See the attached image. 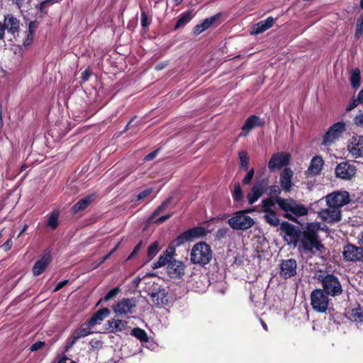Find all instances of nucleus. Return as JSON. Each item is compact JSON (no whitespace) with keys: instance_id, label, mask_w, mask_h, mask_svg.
Masks as SVG:
<instances>
[{"instance_id":"f257e3e1","label":"nucleus","mask_w":363,"mask_h":363,"mask_svg":"<svg viewBox=\"0 0 363 363\" xmlns=\"http://www.w3.org/2000/svg\"><path fill=\"white\" fill-rule=\"evenodd\" d=\"M321 230L320 223H308L302 231L299 243V247L304 251L320 252L324 246L321 244L318 233Z\"/></svg>"},{"instance_id":"f03ea898","label":"nucleus","mask_w":363,"mask_h":363,"mask_svg":"<svg viewBox=\"0 0 363 363\" xmlns=\"http://www.w3.org/2000/svg\"><path fill=\"white\" fill-rule=\"evenodd\" d=\"M176 249L172 245H169L160 255L158 259L152 264V269H157L167 267L168 272H182L184 270V264L182 261L174 259Z\"/></svg>"},{"instance_id":"7ed1b4c3","label":"nucleus","mask_w":363,"mask_h":363,"mask_svg":"<svg viewBox=\"0 0 363 363\" xmlns=\"http://www.w3.org/2000/svg\"><path fill=\"white\" fill-rule=\"evenodd\" d=\"M212 258L211 247L206 242H199L194 245L190 254L191 262L200 265L207 264Z\"/></svg>"},{"instance_id":"20e7f679","label":"nucleus","mask_w":363,"mask_h":363,"mask_svg":"<svg viewBox=\"0 0 363 363\" xmlns=\"http://www.w3.org/2000/svg\"><path fill=\"white\" fill-rule=\"evenodd\" d=\"M209 274H191L188 286L197 293H203L211 284Z\"/></svg>"},{"instance_id":"39448f33","label":"nucleus","mask_w":363,"mask_h":363,"mask_svg":"<svg viewBox=\"0 0 363 363\" xmlns=\"http://www.w3.org/2000/svg\"><path fill=\"white\" fill-rule=\"evenodd\" d=\"M228 224L234 230H245L253 226L255 220L245 211H238L228 220Z\"/></svg>"},{"instance_id":"423d86ee","label":"nucleus","mask_w":363,"mask_h":363,"mask_svg":"<svg viewBox=\"0 0 363 363\" xmlns=\"http://www.w3.org/2000/svg\"><path fill=\"white\" fill-rule=\"evenodd\" d=\"M328 294L321 289H315L311 295L312 308L318 313H325L328 307Z\"/></svg>"},{"instance_id":"0eeeda50","label":"nucleus","mask_w":363,"mask_h":363,"mask_svg":"<svg viewBox=\"0 0 363 363\" xmlns=\"http://www.w3.org/2000/svg\"><path fill=\"white\" fill-rule=\"evenodd\" d=\"M281 230L283 233V238L288 244H293L296 246L298 243L302 231L299 228L288 222H283L281 224Z\"/></svg>"},{"instance_id":"6e6552de","label":"nucleus","mask_w":363,"mask_h":363,"mask_svg":"<svg viewBox=\"0 0 363 363\" xmlns=\"http://www.w3.org/2000/svg\"><path fill=\"white\" fill-rule=\"evenodd\" d=\"M323 291L328 295L337 296L342 293V286L338 279L333 274H326L322 277Z\"/></svg>"},{"instance_id":"1a4fd4ad","label":"nucleus","mask_w":363,"mask_h":363,"mask_svg":"<svg viewBox=\"0 0 363 363\" xmlns=\"http://www.w3.org/2000/svg\"><path fill=\"white\" fill-rule=\"evenodd\" d=\"M345 130L346 125L344 122L334 123L323 135L322 144L325 146H330L339 139Z\"/></svg>"},{"instance_id":"9d476101","label":"nucleus","mask_w":363,"mask_h":363,"mask_svg":"<svg viewBox=\"0 0 363 363\" xmlns=\"http://www.w3.org/2000/svg\"><path fill=\"white\" fill-rule=\"evenodd\" d=\"M328 206H334L339 209L349 203V194L347 191H335L325 197Z\"/></svg>"},{"instance_id":"9b49d317","label":"nucleus","mask_w":363,"mask_h":363,"mask_svg":"<svg viewBox=\"0 0 363 363\" xmlns=\"http://www.w3.org/2000/svg\"><path fill=\"white\" fill-rule=\"evenodd\" d=\"M269 185L268 180L263 179L257 182L252 188L250 192L247 194L249 204L255 203L259 197L267 191Z\"/></svg>"},{"instance_id":"f8f14e48","label":"nucleus","mask_w":363,"mask_h":363,"mask_svg":"<svg viewBox=\"0 0 363 363\" xmlns=\"http://www.w3.org/2000/svg\"><path fill=\"white\" fill-rule=\"evenodd\" d=\"M347 150L354 158L363 157V136L356 135L352 137L347 145Z\"/></svg>"},{"instance_id":"ddd939ff","label":"nucleus","mask_w":363,"mask_h":363,"mask_svg":"<svg viewBox=\"0 0 363 363\" xmlns=\"http://www.w3.org/2000/svg\"><path fill=\"white\" fill-rule=\"evenodd\" d=\"M319 217L326 223H332L341 220L340 209L334 206H328L318 212Z\"/></svg>"},{"instance_id":"4468645a","label":"nucleus","mask_w":363,"mask_h":363,"mask_svg":"<svg viewBox=\"0 0 363 363\" xmlns=\"http://www.w3.org/2000/svg\"><path fill=\"white\" fill-rule=\"evenodd\" d=\"M136 301L133 298H123L113 306V311L119 315H128L133 312Z\"/></svg>"},{"instance_id":"2eb2a0df","label":"nucleus","mask_w":363,"mask_h":363,"mask_svg":"<svg viewBox=\"0 0 363 363\" xmlns=\"http://www.w3.org/2000/svg\"><path fill=\"white\" fill-rule=\"evenodd\" d=\"M152 291L149 293L152 303L157 306H163L168 304L167 293L164 289L160 286H152Z\"/></svg>"},{"instance_id":"dca6fc26","label":"nucleus","mask_w":363,"mask_h":363,"mask_svg":"<svg viewBox=\"0 0 363 363\" xmlns=\"http://www.w3.org/2000/svg\"><path fill=\"white\" fill-rule=\"evenodd\" d=\"M290 155L286 152H279L273 155L269 161L268 167L271 170L280 169L289 164Z\"/></svg>"},{"instance_id":"f3484780","label":"nucleus","mask_w":363,"mask_h":363,"mask_svg":"<svg viewBox=\"0 0 363 363\" xmlns=\"http://www.w3.org/2000/svg\"><path fill=\"white\" fill-rule=\"evenodd\" d=\"M343 256L346 260L356 262L363 258V249L354 245L348 244L344 247Z\"/></svg>"},{"instance_id":"a211bd4d","label":"nucleus","mask_w":363,"mask_h":363,"mask_svg":"<svg viewBox=\"0 0 363 363\" xmlns=\"http://www.w3.org/2000/svg\"><path fill=\"white\" fill-rule=\"evenodd\" d=\"M355 173V167L347 162H342L335 168L336 176L343 179H351Z\"/></svg>"},{"instance_id":"6ab92c4d","label":"nucleus","mask_w":363,"mask_h":363,"mask_svg":"<svg viewBox=\"0 0 363 363\" xmlns=\"http://www.w3.org/2000/svg\"><path fill=\"white\" fill-rule=\"evenodd\" d=\"M293 175V171L290 168H284L280 174V186L286 192H289L291 189Z\"/></svg>"},{"instance_id":"aec40b11","label":"nucleus","mask_w":363,"mask_h":363,"mask_svg":"<svg viewBox=\"0 0 363 363\" xmlns=\"http://www.w3.org/2000/svg\"><path fill=\"white\" fill-rule=\"evenodd\" d=\"M294 200L291 199H283L279 196L275 198V202L279 206V208L285 212L284 217L290 220L295 221L296 219L294 216L289 213L291 206Z\"/></svg>"},{"instance_id":"412c9836","label":"nucleus","mask_w":363,"mask_h":363,"mask_svg":"<svg viewBox=\"0 0 363 363\" xmlns=\"http://www.w3.org/2000/svg\"><path fill=\"white\" fill-rule=\"evenodd\" d=\"M19 21L14 17L12 14H8L4 17V28L7 31L16 37L19 32Z\"/></svg>"},{"instance_id":"4be33fe9","label":"nucleus","mask_w":363,"mask_h":363,"mask_svg":"<svg viewBox=\"0 0 363 363\" xmlns=\"http://www.w3.org/2000/svg\"><path fill=\"white\" fill-rule=\"evenodd\" d=\"M262 125V122L259 117L255 115L248 117L242 127V132L240 134V136H246L253 128Z\"/></svg>"},{"instance_id":"5701e85b","label":"nucleus","mask_w":363,"mask_h":363,"mask_svg":"<svg viewBox=\"0 0 363 363\" xmlns=\"http://www.w3.org/2000/svg\"><path fill=\"white\" fill-rule=\"evenodd\" d=\"M91 333L90 329L84 328H79L73 331L70 340L66 345L65 349V351H68L71 347L74 346L77 340L80 338L86 337Z\"/></svg>"},{"instance_id":"b1692460","label":"nucleus","mask_w":363,"mask_h":363,"mask_svg":"<svg viewBox=\"0 0 363 363\" xmlns=\"http://www.w3.org/2000/svg\"><path fill=\"white\" fill-rule=\"evenodd\" d=\"M106 329L113 333L122 332L125 330L128 326V322L120 319L112 318L106 322Z\"/></svg>"},{"instance_id":"393cba45","label":"nucleus","mask_w":363,"mask_h":363,"mask_svg":"<svg viewBox=\"0 0 363 363\" xmlns=\"http://www.w3.org/2000/svg\"><path fill=\"white\" fill-rule=\"evenodd\" d=\"M323 165V160L319 156L313 157L310 162V165L306 171L308 176H316L319 174L322 170Z\"/></svg>"},{"instance_id":"a878e982","label":"nucleus","mask_w":363,"mask_h":363,"mask_svg":"<svg viewBox=\"0 0 363 363\" xmlns=\"http://www.w3.org/2000/svg\"><path fill=\"white\" fill-rule=\"evenodd\" d=\"M96 198V195L95 194H92L82 198L72 206V212L73 213H77L80 211L84 210L94 201Z\"/></svg>"},{"instance_id":"bb28decb","label":"nucleus","mask_w":363,"mask_h":363,"mask_svg":"<svg viewBox=\"0 0 363 363\" xmlns=\"http://www.w3.org/2000/svg\"><path fill=\"white\" fill-rule=\"evenodd\" d=\"M110 314V310L108 308H102L94 313L87 321L89 327H94L100 323L106 317Z\"/></svg>"},{"instance_id":"cd10ccee","label":"nucleus","mask_w":363,"mask_h":363,"mask_svg":"<svg viewBox=\"0 0 363 363\" xmlns=\"http://www.w3.org/2000/svg\"><path fill=\"white\" fill-rule=\"evenodd\" d=\"M218 16H213L208 18H206L203 21V22L200 24L196 25L194 28V34L195 35H198L201 34L202 32L205 31L208 28H209L213 23L217 20Z\"/></svg>"},{"instance_id":"c85d7f7f","label":"nucleus","mask_w":363,"mask_h":363,"mask_svg":"<svg viewBox=\"0 0 363 363\" xmlns=\"http://www.w3.org/2000/svg\"><path fill=\"white\" fill-rule=\"evenodd\" d=\"M51 261L50 253H45L33 266V272H43Z\"/></svg>"},{"instance_id":"c756f323","label":"nucleus","mask_w":363,"mask_h":363,"mask_svg":"<svg viewBox=\"0 0 363 363\" xmlns=\"http://www.w3.org/2000/svg\"><path fill=\"white\" fill-rule=\"evenodd\" d=\"M274 23V19L272 17H268L267 19L257 23L254 28L253 33L259 34L264 32L271 28Z\"/></svg>"},{"instance_id":"7c9ffc66","label":"nucleus","mask_w":363,"mask_h":363,"mask_svg":"<svg viewBox=\"0 0 363 363\" xmlns=\"http://www.w3.org/2000/svg\"><path fill=\"white\" fill-rule=\"evenodd\" d=\"M162 249L161 245H160L158 241H155L152 242L147 249V254L145 256L146 263L151 261L160 251Z\"/></svg>"},{"instance_id":"2f4dec72","label":"nucleus","mask_w":363,"mask_h":363,"mask_svg":"<svg viewBox=\"0 0 363 363\" xmlns=\"http://www.w3.org/2000/svg\"><path fill=\"white\" fill-rule=\"evenodd\" d=\"M194 14L192 11H188L183 13L177 20L174 29L180 28L187 24L194 17Z\"/></svg>"},{"instance_id":"473e14b6","label":"nucleus","mask_w":363,"mask_h":363,"mask_svg":"<svg viewBox=\"0 0 363 363\" xmlns=\"http://www.w3.org/2000/svg\"><path fill=\"white\" fill-rule=\"evenodd\" d=\"M349 318L355 323L363 322V309L359 306L348 312Z\"/></svg>"},{"instance_id":"72a5a7b5","label":"nucleus","mask_w":363,"mask_h":363,"mask_svg":"<svg viewBox=\"0 0 363 363\" xmlns=\"http://www.w3.org/2000/svg\"><path fill=\"white\" fill-rule=\"evenodd\" d=\"M280 266L282 272H296L297 264L294 259H289L282 260Z\"/></svg>"},{"instance_id":"f704fd0d","label":"nucleus","mask_w":363,"mask_h":363,"mask_svg":"<svg viewBox=\"0 0 363 363\" xmlns=\"http://www.w3.org/2000/svg\"><path fill=\"white\" fill-rule=\"evenodd\" d=\"M291 206L289 213H293L296 216L300 217L308 213V208L302 204L297 203L296 201H294Z\"/></svg>"},{"instance_id":"c9c22d12","label":"nucleus","mask_w":363,"mask_h":363,"mask_svg":"<svg viewBox=\"0 0 363 363\" xmlns=\"http://www.w3.org/2000/svg\"><path fill=\"white\" fill-rule=\"evenodd\" d=\"M264 218L265 221L272 226H278L280 223V220L274 211L264 212Z\"/></svg>"},{"instance_id":"e433bc0d","label":"nucleus","mask_w":363,"mask_h":363,"mask_svg":"<svg viewBox=\"0 0 363 363\" xmlns=\"http://www.w3.org/2000/svg\"><path fill=\"white\" fill-rule=\"evenodd\" d=\"M191 239L200 238L206 235L208 230L203 227H195L188 230Z\"/></svg>"},{"instance_id":"4c0bfd02","label":"nucleus","mask_w":363,"mask_h":363,"mask_svg":"<svg viewBox=\"0 0 363 363\" xmlns=\"http://www.w3.org/2000/svg\"><path fill=\"white\" fill-rule=\"evenodd\" d=\"M130 335L136 337L140 342H147L148 341V335L145 330L136 327L132 329L130 332Z\"/></svg>"},{"instance_id":"58836bf2","label":"nucleus","mask_w":363,"mask_h":363,"mask_svg":"<svg viewBox=\"0 0 363 363\" xmlns=\"http://www.w3.org/2000/svg\"><path fill=\"white\" fill-rule=\"evenodd\" d=\"M352 277H347V279L353 287L363 288V274H352Z\"/></svg>"},{"instance_id":"ea45409f","label":"nucleus","mask_w":363,"mask_h":363,"mask_svg":"<svg viewBox=\"0 0 363 363\" xmlns=\"http://www.w3.org/2000/svg\"><path fill=\"white\" fill-rule=\"evenodd\" d=\"M352 86L357 89L360 86V70L355 69L352 71L350 78Z\"/></svg>"},{"instance_id":"a19ab883","label":"nucleus","mask_w":363,"mask_h":363,"mask_svg":"<svg viewBox=\"0 0 363 363\" xmlns=\"http://www.w3.org/2000/svg\"><path fill=\"white\" fill-rule=\"evenodd\" d=\"M121 291V289L118 286L117 287H115L112 289H111L106 294V296L101 298L98 303H96V306H99L102 301H108L111 299H113L118 294V293Z\"/></svg>"},{"instance_id":"79ce46f5","label":"nucleus","mask_w":363,"mask_h":363,"mask_svg":"<svg viewBox=\"0 0 363 363\" xmlns=\"http://www.w3.org/2000/svg\"><path fill=\"white\" fill-rule=\"evenodd\" d=\"M58 217L59 212L58 211H53L48 220V225L52 229H55L58 225Z\"/></svg>"},{"instance_id":"37998d69","label":"nucleus","mask_w":363,"mask_h":363,"mask_svg":"<svg viewBox=\"0 0 363 363\" xmlns=\"http://www.w3.org/2000/svg\"><path fill=\"white\" fill-rule=\"evenodd\" d=\"M276 203L275 200L273 201L272 199H265L262 201V211L267 212V211H274L272 208L274 206V204Z\"/></svg>"},{"instance_id":"c03bdc74","label":"nucleus","mask_w":363,"mask_h":363,"mask_svg":"<svg viewBox=\"0 0 363 363\" xmlns=\"http://www.w3.org/2000/svg\"><path fill=\"white\" fill-rule=\"evenodd\" d=\"M172 201V198L169 197L164 202H162L152 213L150 218L153 219L155 218L161 211H164L167 207L169 206V204Z\"/></svg>"},{"instance_id":"a18cd8bd","label":"nucleus","mask_w":363,"mask_h":363,"mask_svg":"<svg viewBox=\"0 0 363 363\" xmlns=\"http://www.w3.org/2000/svg\"><path fill=\"white\" fill-rule=\"evenodd\" d=\"M191 240L189 236V231L186 230L184 233L180 234L175 240L176 245L180 246L184 244L186 242Z\"/></svg>"},{"instance_id":"49530a36","label":"nucleus","mask_w":363,"mask_h":363,"mask_svg":"<svg viewBox=\"0 0 363 363\" xmlns=\"http://www.w3.org/2000/svg\"><path fill=\"white\" fill-rule=\"evenodd\" d=\"M239 158L240 160V166L245 169H247L249 167V156L246 152L240 151L239 152Z\"/></svg>"},{"instance_id":"de8ad7c7","label":"nucleus","mask_w":363,"mask_h":363,"mask_svg":"<svg viewBox=\"0 0 363 363\" xmlns=\"http://www.w3.org/2000/svg\"><path fill=\"white\" fill-rule=\"evenodd\" d=\"M363 34V13L360 15L356 24L354 37L358 39Z\"/></svg>"},{"instance_id":"09e8293b","label":"nucleus","mask_w":363,"mask_h":363,"mask_svg":"<svg viewBox=\"0 0 363 363\" xmlns=\"http://www.w3.org/2000/svg\"><path fill=\"white\" fill-rule=\"evenodd\" d=\"M233 197L236 201H240L242 199V191L239 183L235 184Z\"/></svg>"},{"instance_id":"8fccbe9b","label":"nucleus","mask_w":363,"mask_h":363,"mask_svg":"<svg viewBox=\"0 0 363 363\" xmlns=\"http://www.w3.org/2000/svg\"><path fill=\"white\" fill-rule=\"evenodd\" d=\"M36 27L35 21H30L29 23L28 34L27 35L26 43L29 44L32 41L35 28Z\"/></svg>"},{"instance_id":"3c124183","label":"nucleus","mask_w":363,"mask_h":363,"mask_svg":"<svg viewBox=\"0 0 363 363\" xmlns=\"http://www.w3.org/2000/svg\"><path fill=\"white\" fill-rule=\"evenodd\" d=\"M267 189H269V194L270 196H276L275 198L281 194V189L278 186H271L267 187Z\"/></svg>"},{"instance_id":"603ef678","label":"nucleus","mask_w":363,"mask_h":363,"mask_svg":"<svg viewBox=\"0 0 363 363\" xmlns=\"http://www.w3.org/2000/svg\"><path fill=\"white\" fill-rule=\"evenodd\" d=\"M45 345V342L38 341V342H35L34 344H33L30 347V350L31 352H35V351H38V350L42 349Z\"/></svg>"},{"instance_id":"864d4df0","label":"nucleus","mask_w":363,"mask_h":363,"mask_svg":"<svg viewBox=\"0 0 363 363\" xmlns=\"http://www.w3.org/2000/svg\"><path fill=\"white\" fill-rule=\"evenodd\" d=\"M61 0H45L43 1H42L40 4V6H39V9L41 12H44V10L45 9V7L50 4H53V3H58L60 2Z\"/></svg>"},{"instance_id":"5fc2aeb1","label":"nucleus","mask_w":363,"mask_h":363,"mask_svg":"<svg viewBox=\"0 0 363 363\" xmlns=\"http://www.w3.org/2000/svg\"><path fill=\"white\" fill-rule=\"evenodd\" d=\"M254 176V169H251L244 177L242 182L245 184H248L252 181Z\"/></svg>"},{"instance_id":"6e6d98bb","label":"nucleus","mask_w":363,"mask_h":363,"mask_svg":"<svg viewBox=\"0 0 363 363\" xmlns=\"http://www.w3.org/2000/svg\"><path fill=\"white\" fill-rule=\"evenodd\" d=\"M150 25V21L148 20L147 16L145 12H142L141 13V26L143 28H147Z\"/></svg>"},{"instance_id":"4d7b16f0","label":"nucleus","mask_w":363,"mask_h":363,"mask_svg":"<svg viewBox=\"0 0 363 363\" xmlns=\"http://www.w3.org/2000/svg\"><path fill=\"white\" fill-rule=\"evenodd\" d=\"M151 193H152L151 189H145V190L141 191L140 194H138V195L137 196V200L143 199L146 198L147 196H148Z\"/></svg>"},{"instance_id":"13d9d810","label":"nucleus","mask_w":363,"mask_h":363,"mask_svg":"<svg viewBox=\"0 0 363 363\" xmlns=\"http://www.w3.org/2000/svg\"><path fill=\"white\" fill-rule=\"evenodd\" d=\"M354 123L359 127L363 128V113L357 115L354 118Z\"/></svg>"},{"instance_id":"bf43d9fd","label":"nucleus","mask_w":363,"mask_h":363,"mask_svg":"<svg viewBox=\"0 0 363 363\" xmlns=\"http://www.w3.org/2000/svg\"><path fill=\"white\" fill-rule=\"evenodd\" d=\"M359 103L357 101L356 99H352L350 101L349 104H347L346 107V110L347 111H350L354 108Z\"/></svg>"},{"instance_id":"052dcab7","label":"nucleus","mask_w":363,"mask_h":363,"mask_svg":"<svg viewBox=\"0 0 363 363\" xmlns=\"http://www.w3.org/2000/svg\"><path fill=\"white\" fill-rule=\"evenodd\" d=\"M159 151H160V149H157V150L151 152L150 153L147 154L145 157V160L150 161V160H153L157 155Z\"/></svg>"},{"instance_id":"680f3d73","label":"nucleus","mask_w":363,"mask_h":363,"mask_svg":"<svg viewBox=\"0 0 363 363\" xmlns=\"http://www.w3.org/2000/svg\"><path fill=\"white\" fill-rule=\"evenodd\" d=\"M13 245V242L11 239L7 240L1 246L2 249L6 252L9 250Z\"/></svg>"},{"instance_id":"e2e57ef3","label":"nucleus","mask_w":363,"mask_h":363,"mask_svg":"<svg viewBox=\"0 0 363 363\" xmlns=\"http://www.w3.org/2000/svg\"><path fill=\"white\" fill-rule=\"evenodd\" d=\"M67 283H68V280L67 279H65V280H63V281H61L58 282L57 284V285L55 286L53 291L56 292V291H59L60 289L63 288Z\"/></svg>"},{"instance_id":"0e129e2a","label":"nucleus","mask_w":363,"mask_h":363,"mask_svg":"<svg viewBox=\"0 0 363 363\" xmlns=\"http://www.w3.org/2000/svg\"><path fill=\"white\" fill-rule=\"evenodd\" d=\"M119 245H120V242H119V243H118V244L115 246V247H114L113 250H111L108 252V255H106L105 257H104L102 258V259H101V261L100 262V263H99V264H101V263H102L103 262H104V261H105L106 259H108V257H110V256H111L113 252H115L116 251V250L118 248Z\"/></svg>"},{"instance_id":"69168bd1","label":"nucleus","mask_w":363,"mask_h":363,"mask_svg":"<svg viewBox=\"0 0 363 363\" xmlns=\"http://www.w3.org/2000/svg\"><path fill=\"white\" fill-rule=\"evenodd\" d=\"M91 346L93 349L96 348H101L102 347V342L100 340H96V341H91L90 342Z\"/></svg>"},{"instance_id":"338daca9","label":"nucleus","mask_w":363,"mask_h":363,"mask_svg":"<svg viewBox=\"0 0 363 363\" xmlns=\"http://www.w3.org/2000/svg\"><path fill=\"white\" fill-rule=\"evenodd\" d=\"M14 1L19 9L27 8L26 6V2H25L26 0H14Z\"/></svg>"},{"instance_id":"774afa93","label":"nucleus","mask_w":363,"mask_h":363,"mask_svg":"<svg viewBox=\"0 0 363 363\" xmlns=\"http://www.w3.org/2000/svg\"><path fill=\"white\" fill-rule=\"evenodd\" d=\"M69 358L65 355L58 357L53 363H66Z\"/></svg>"}]
</instances>
